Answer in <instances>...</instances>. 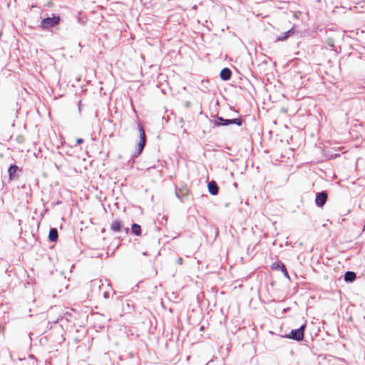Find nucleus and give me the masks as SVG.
<instances>
[{"label": "nucleus", "instance_id": "nucleus-1", "mask_svg": "<svg viewBox=\"0 0 365 365\" xmlns=\"http://www.w3.org/2000/svg\"><path fill=\"white\" fill-rule=\"evenodd\" d=\"M60 21V17L53 14L52 17L43 19L41 22V28L43 30L48 29L57 25Z\"/></svg>", "mask_w": 365, "mask_h": 365}, {"label": "nucleus", "instance_id": "nucleus-2", "mask_svg": "<svg viewBox=\"0 0 365 365\" xmlns=\"http://www.w3.org/2000/svg\"><path fill=\"white\" fill-rule=\"evenodd\" d=\"M138 130L140 133V141L138 144L137 152H135V154L133 155L134 157H137L138 155H139L141 153V152L143 151V150L145 147V140H146V136H145V133L143 127L142 126V125L138 123Z\"/></svg>", "mask_w": 365, "mask_h": 365}, {"label": "nucleus", "instance_id": "nucleus-3", "mask_svg": "<svg viewBox=\"0 0 365 365\" xmlns=\"http://www.w3.org/2000/svg\"><path fill=\"white\" fill-rule=\"evenodd\" d=\"M306 325H302L299 329H292L289 334L287 335V338L292 339L293 340L300 341L304 339V331L305 329Z\"/></svg>", "mask_w": 365, "mask_h": 365}, {"label": "nucleus", "instance_id": "nucleus-4", "mask_svg": "<svg viewBox=\"0 0 365 365\" xmlns=\"http://www.w3.org/2000/svg\"><path fill=\"white\" fill-rule=\"evenodd\" d=\"M189 192V189L186 186L175 189V195L182 202H185L187 199Z\"/></svg>", "mask_w": 365, "mask_h": 365}, {"label": "nucleus", "instance_id": "nucleus-5", "mask_svg": "<svg viewBox=\"0 0 365 365\" xmlns=\"http://www.w3.org/2000/svg\"><path fill=\"white\" fill-rule=\"evenodd\" d=\"M327 200V194L326 193V192L322 191L321 192L317 193L315 202L318 207H323L325 205Z\"/></svg>", "mask_w": 365, "mask_h": 365}, {"label": "nucleus", "instance_id": "nucleus-6", "mask_svg": "<svg viewBox=\"0 0 365 365\" xmlns=\"http://www.w3.org/2000/svg\"><path fill=\"white\" fill-rule=\"evenodd\" d=\"M271 268L273 270H279L280 269V272H282L283 274H284V276L287 278V279H290L289 277V273L286 269V267L285 265L283 264V263H281L279 262H273L271 265Z\"/></svg>", "mask_w": 365, "mask_h": 365}, {"label": "nucleus", "instance_id": "nucleus-7", "mask_svg": "<svg viewBox=\"0 0 365 365\" xmlns=\"http://www.w3.org/2000/svg\"><path fill=\"white\" fill-rule=\"evenodd\" d=\"M123 229V223L120 220H115L110 225V230L114 232H120Z\"/></svg>", "mask_w": 365, "mask_h": 365}, {"label": "nucleus", "instance_id": "nucleus-8", "mask_svg": "<svg viewBox=\"0 0 365 365\" xmlns=\"http://www.w3.org/2000/svg\"><path fill=\"white\" fill-rule=\"evenodd\" d=\"M209 192L212 195H216L218 193L219 188L215 181L209 182L207 184Z\"/></svg>", "mask_w": 365, "mask_h": 365}, {"label": "nucleus", "instance_id": "nucleus-9", "mask_svg": "<svg viewBox=\"0 0 365 365\" xmlns=\"http://www.w3.org/2000/svg\"><path fill=\"white\" fill-rule=\"evenodd\" d=\"M232 76L231 70L228 68H224L220 72V78L223 81H228Z\"/></svg>", "mask_w": 365, "mask_h": 365}, {"label": "nucleus", "instance_id": "nucleus-10", "mask_svg": "<svg viewBox=\"0 0 365 365\" xmlns=\"http://www.w3.org/2000/svg\"><path fill=\"white\" fill-rule=\"evenodd\" d=\"M242 123V121L241 119L239 118H235V119H224V122L222 123V125H228L230 124H236L238 126H240Z\"/></svg>", "mask_w": 365, "mask_h": 365}, {"label": "nucleus", "instance_id": "nucleus-11", "mask_svg": "<svg viewBox=\"0 0 365 365\" xmlns=\"http://www.w3.org/2000/svg\"><path fill=\"white\" fill-rule=\"evenodd\" d=\"M58 230L56 228L50 229L48 239L51 242H56L58 240Z\"/></svg>", "mask_w": 365, "mask_h": 365}, {"label": "nucleus", "instance_id": "nucleus-12", "mask_svg": "<svg viewBox=\"0 0 365 365\" xmlns=\"http://www.w3.org/2000/svg\"><path fill=\"white\" fill-rule=\"evenodd\" d=\"M356 277V274L354 272L347 271L344 274V280L347 282H352Z\"/></svg>", "mask_w": 365, "mask_h": 365}, {"label": "nucleus", "instance_id": "nucleus-13", "mask_svg": "<svg viewBox=\"0 0 365 365\" xmlns=\"http://www.w3.org/2000/svg\"><path fill=\"white\" fill-rule=\"evenodd\" d=\"M19 168L18 166L15 165H11L8 170L9 178L10 179H14L16 178L15 173L18 170Z\"/></svg>", "mask_w": 365, "mask_h": 365}, {"label": "nucleus", "instance_id": "nucleus-14", "mask_svg": "<svg viewBox=\"0 0 365 365\" xmlns=\"http://www.w3.org/2000/svg\"><path fill=\"white\" fill-rule=\"evenodd\" d=\"M294 34V29H291L288 30L287 31L284 32L282 36L277 37V41H284L287 39L291 34Z\"/></svg>", "mask_w": 365, "mask_h": 365}, {"label": "nucleus", "instance_id": "nucleus-15", "mask_svg": "<svg viewBox=\"0 0 365 365\" xmlns=\"http://www.w3.org/2000/svg\"><path fill=\"white\" fill-rule=\"evenodd\" d=\"M131 231L136 236H140L141 235V227L136 223H133L132 225Z\"/></svg>", "mask_w": 365, "mask_h": 365}, {"label": "nucleus", "instance_id": "nucleus-16", "mask_svg": "<svg viewBox=\"0 0 365 365\" xmlns=\"http://www.w3.org/2000/svg\"><path fill=\"white\" fill-rule=\"evenodd\" d=\"M91 287L92 288H98L101 289V287L102 285V280L101 279H93L91 280L90 282Z\"/></svg>", "mask_w": 365, "mask_h": 365}, {"label": "nucleus", "instance_id": "nucleus-17", "mask_svg": "<svg viewBox=\"0 0 365 365\" xmlns=\"http://www.w3.org/2000/svg\"><path fill=\"white\" fill-rule=\"evenodd\" d=\"M224 122V118L222 117L217 116L215 120V125H222V123Z\"/></svg>", "mask_w": 365, "mask_h": 365}, {"label": "nucleus", "instance_id": "nucleus-18", "mask_svg": "<svg viewBox=\"0 0 365 365\" xmlns=\"http://www.w3.org/2000/svg\"><path fill=\"white\" fill-rule=\"evenodd\" d=\"M182 261H183V259H182V258H181V257H178V258L176 259V262H177V264H180V265H181V264H182Z\"/></svg>", "mask_w": 365, "mask_h": 365}, {"label": "nucleus", "instance_id": "nucleus-19", "mask_svg": "<svg viewBox=\"0 0 365 365\" xmlns=\"http://www.w3.org/2000/svg\"><path fill=\"white\" fill-rule=\"evenodd\" d=\"M103 297L104 298L108 299L109 297V293L108 292H104Z\"/></svg>", "mask_w": 365, "mask_h": 365}, {"label": "nucleus", "instance_id": "nucleus-20", "mask_svg": "<svg viewBox=\"0 0 365 365\" xmlns=\"http://www.w3.org/2000/svg\"><path fill=\"white\" fill-rule=\"evenodd\" d=\"M83 142V139L82 138H78L76 140L77 144H81Z\"/></svg>", "mask_w": 365, "mask_h": 365}, {"label": "nucleus", "instance_id": "nucleus-21", "mask_svg": "<svg viewBox=\"0 0 365 365\" xmlns=\"http://www.w3.org/2000/svg\"><path fill=\"white\" fill-rule=\"evenodd\" d=\"M155 170V168H149L148 169V171H150V170Z\"/></svg>", "mask_w": 365, "mask_h": 365}]
</instances>
